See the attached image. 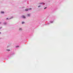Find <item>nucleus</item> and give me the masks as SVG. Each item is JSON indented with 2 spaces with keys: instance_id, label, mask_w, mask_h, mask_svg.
<instances>
[{
  "instance_id": "nucleus-14",
  "label": "nucleus",
  "mask_w": 73,
  "mask_h": 73,
  "mask_svg": "<svg viewBox=\"0 0 73 73\" xmlns=\"http://www.w3.org/2000/svg\"><path fill=\"white\" fill-rule=\"evenodd\" d=\"M8 18H7V19L8 20Z\"/></svg>"
},
{
  "instance_id": "nucleus-9",
  "label": "nucleus",
  "mask_w": 73,
  "mask_h": 73,
  "mask_svg": "<svg viewBox=\"0 0 73 73\" xmlns=\"http://www.w3.org/2000/svg\"><path fill=\"white\" fill-rule=\"evenodd\" d=\"M39 4H42V3H39Z\"/></svg>"
},
{
  "instance_id": "nucleus-5",
  "label": "nucleus",
  "mask_w": 73,
  "mask_h": 73,
  "mask_svg": "<svg viewBox=\"0 0 73 73\" xmlns=\"http://www.w3.org/2000/svg\"><path fill=\"white\" fill-rule=\"evenodd\" d=\"M7 51H8V52H9V51H10V50H9V49H7Z\"/></svg>"
},
{
  "instance_id": "nucleus-15",
  "label": "nucleus",
  "mask_w": 73,
  "mask_h": 73,
  "mask_svg": "<svg viewBox=\"0 0 73 73\" xmlns=\"http://www.w3.org/2000/svg\"><path fill=\"white\" fill-rule=\"evenodd\" d=\"M0 34H1V32H0Z\"/></svg>"
},
{
  "instance_id": "nucleus-3",
  "label": "nucleus",
  "mask_w": 73,
  "mask_h": 73,
  "mask_svg": "<svg viewBox=\"0 0 73 73\" xmlns=\"http://www.w3.org/2000/svg\"><path fill=\"white\" fill-rule=\"evenodd\" d=\"M31 16V14H27V16L29 17V16Z\"/></svg>"
},
{
  "instance_id": "nucleus-12",
  "label": "nucleus",
  "mask_w": 73,
  "mask_h": 73,
  "mask_svg": "<svg viewBox=\"0 0 73 73\" xmlns=\"http://www.w3.org/2000/svg\"><path fill=\"white\" fill-rule=\"evenodd\" d=\"M46 8H47V7H45V8H44V9H46Z\"/></svg>"
},
{
  "instance_id": "nucleus-8",
  "label": "nucleus",
  "mask_w": 73,
  "mask_h": 73,
  "mask_svg": "<svg viewBox=\"0 0 73 73\" xmlns=\"http://www.w3.org/2000/svg\"><path fill=\"white\" fill-rule=\"evenodd\" d=\"M22 24H24V22H22Z\"/></svg>"
},
{
  "instance_id": "nucleus-4",
  "label": "nucleus",
  "mask_w": 73,
  "mask_h": 73,
  "mask_svg": "<svg viewBox=\"0 0 73 73\" xmlns=\"http://www.w3.org/2000/svg\"><path fill=\"white\" fill-rule=\"evenodd\" d=\"M1 13H4V12L3 11H1Z\"/></svg>"
},
{
  "instance_id": "nucleus-11",
  "label": "nucleus",
  "mask_w": 73,
  "mask_h": 73,
  "mask_svg": "<svg viewBox=\"0 0 73 73\" xmlns=\"http://www.w3.org/2000/svg\"><path fill=\"white\" fill-rule=\"evenodd\" d=\"M41 7V6H38V7Z\"/></svg>"
},
{
  "instance_id": "nucleus-6",
  "label": "nucleus",
  "mask_w": 73,
  "mask_h": 73,
  "mask_svg": "<svg viewBox=\"0 0 73 73\" xmlns=\"http://www.w3.org/2000/svg\"><path fill=\"white\" fill-rule=\"evenodd\" d=\"M19 30V31H22V29L21 28H20Z\"/></svg>"
},
{
  "instance_id": "nucleus-1",
  "label": "nucleus",
  "mask_w": 73,
  "mask_h": 73,
  "mask_svg": "<svg viewBox=\"0 0 73 73\" xmlns=\"http://www.w3.org/2000/svg\"><path fill=\"white\" fill-rule=\"evenodd\" d=\"M29 10H31V8L27 9H25L26 11H28Z\"/></svg>"
},
{
  "instance_id": "nucleus-13",
  "label": "nucleus",
  "mask_w": 73,
  "mask_h": 73,
  "mask_svg": "<svg viewBox=\"0 0 73 73\" xmlns=\"http://www.w3.org/2000/svg\"><path fill=\"white\" fill-rule=\"evenodd\" d=\"M1 28H2V27H0V29H1Z\"/></svg>"
},
{
  "instance_id": "nucleus-10",
  "label": "nucleus",
  "mask_w": 73,
  "mask_h": 73,
  "mask_svg": "<svg viewBox=\"0 0 73 73\" xmlns=\"http://www.w3.org/2000/svg\"><path fill=\"white\" fill-rule=\"evenodd\" d=\"M16 48H17L18 47H19V46H16Z\"/></svg>"
},
{
  "instance_id": "nucleus-2",
  "label": "nucleus",
  "mask_w": 73,
  "mask_h": 73,
  "mask_svg": "<svg viewBox=\"0 0 73 73\" xmlns=\"http://www.w3.org/2000/svg\"><path fill=\"white\" fill-rule=\"evenodd\" d=\"M22 17V18H24V19H25V16L23 15Z\"/></svg>"
},
{
  "instance_id": "nucleus-16",
  "label": "nucleus",
  "mask_w": 73,
  "mask_h": 73,
  "mask_svg": "<svg viewBox=\"0 0 73 73\" xmlns=\"http://www.w3.org/2000/svg\"><path fill=\"white\" fill-rule=\"evenodd\" d=\"M0 24H1V22H0Z\"/></svg>"
},
{
  "instance_id": "nucleus-7",
  "label": "nucleus",
  "mask_w": 73,
  "mask_h": 73,
  "mask_svg": "<svg viewBox=\"0 0 73 73\" xmlns=\"http://www.w3.org/2000/svg\"><path fill=\"white\" fill-rule=\"evenodd\" d=\"M50 23H53V21H51L50 22Z\"/></svg>"
}]
</instances>
